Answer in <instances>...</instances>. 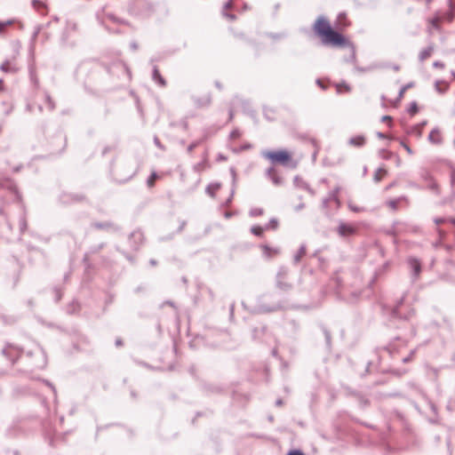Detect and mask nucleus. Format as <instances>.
Returning <instances> with one entry per match:
<instances>
[{
	"instance_id": "obj_1",
	"label": "nucleus",
	"mask_w": 455,
	"mask_h": 455,
	"mask_svg": "<svg viewBox=\"0 0 455 455\" xmlns=\"http://www.w3.org/2000/svg\"><path fill=\"white\" fill-rule=\"evenodd\" d=\"M351 25V21L345 13H339L336 20L338 31L331 28L330 21L324 17H318L313 25V30L325 45L333 47H345L349 44L348 39L339 31L345 30Z\"/></svg>"
},
{
	"instance_id": "obj_2",
	"label": "nucleus",
	"mask_w": 455,
	"mask_h": 455,
	"mask_svg": "<svg viewBox=\"0 0 455 455\" xmlns=\"http://www.w3.org/2000/svg\"><path fill=\"white\" fill-rule=\"evenodd\" d=\"M262 155L274 164H281L291 168H295L298 164L293 154L286 149L267 150L264 151Z\"/></svg>"
},
{
	"instance_id": "obj_3",
	"label": "nucleus",
	"mask_w": 455,
	"mask_h": 455,
	"mask_svg": "<svg viewBox=\"0 0 455 455\" xmlns=\"http://www.w3.org/2000/svg\"><path fill=\"white\" fill-rule=\"evenodd\" d=\"M443 22V17L441 12H435L432 16L426 20V30L428 35H433L435 32L442 30V24Z\"/></svg>"
},
{
	"instance_id": "obj_4",
	"label": "nucleus",
	"mask_w": 455,
	"mask_h": 455,
	"mask_svg": "<svg viewBox=\"0 0 455 455\" xmlns=\"http://www.w3.org/2000/svg\"><path fill=\"white\" fill-rule=\"evenodd\" d=\"M338 233L341 236H350L356 233V228L347 223H340L338 227Z\"/></svg>"
},
{
	"instance_id": "obj_5",
	"label": "nucleus",
	"mask_w": 455,
	"mask_h": 455,
	"mask_svg": "<svg viewBox=\"0 0 455 455\" xmlns=\"http://www.w3.org/2000/svg\"><path fill=\"white\" fill-rule=\"evenodd\" d=\"M260 249L262 251L263 255L267 259L274 258L280 253L279 249L271 247L267 244H262L260 246Z\"/></svg>"
},
{
	"instance_id": "obj_6",
	"label": "nucleus",
	"mask_w": 455,
	"mask_h": 455,
	"mask_svg": "<svg viewBox=\"0 0 455 455\" xmlns=\"http://www.w3.org/2000/svg\"><path fill=\"white\" fill-rule=\"evenodd\" d=\"M34 8L42 15H46L47 11V5L46 3L43 0H33L32 1Z\"/></svg>"
},
{
	"instance_id": "obj_7",
	"label": "nucleus",
	"mask_w": 455,
	"mask_h": 455,
	"mask_svg": "<svg viewBox=\"0 0 455 455\" xmlns=\"http://www.w3.org/2000/svg\"><path fill=\"white\" fill-rule=\"evenodd\" d=\"M434 46L433 45H428L425 48H423L419 52V59L420 61H424L427 59H429L433 52H434Z\"/></svg>"
},
{
	"instance_id": "obj_8",
	"label": "nucleus",
	"mask_w": 455,
	"mask_h": 455,
	"mask_svg": "<svg viewBox=\"0 0 455 455\" xmlns=\"http://www.w3.org/2000/svg\"><path fill=\"white\" fill-rule=\"evenodd\" d=\"M409 87H410V85H405V86L402 87L401 90L399 91L397 99L394 101L388 100L386 96H384L383 99L385 100H387V102H389L393 107H397L399 105L401 100L403 98L404 92H406L407 88H409Z\"/></svg>"
},
{
	"instance_id": "obj_9",
	"label": "nucleus",
	"mask_w": 455,
	"mask_h": 455,
	"mask_svg": "<svg viewBox=\"0 0 455 455\" xmlns=\"http://www.w3.org/2000/svg\"><path fill=\"white\" fill-rule=\"evenodd\" d=\"M430 142H438L442 139L441 132L438 129H433L428 134Z\"/></svg>"
},
{
	"instance_id": "obj_10",
	"label": "nucleus",
	"mask_w": 455,
	"mask_h": 455,
	"mask_svg": "<svg viewBox=\"0 0 455 455\" xmlns=\"http://www.w3.org/2000/svg\"><path fill=\"white\" fill-rule=\"evenodd\" d=\"M419 109H420V108L418 105V103L413 101L407 108V113L411 117H412L419 112Z\"/></svg>"
},
{
	"instance_id": "obj_11",
	"label": "nucleus",
	"mask_w": 455,
	"mask_h": 455,
	"mask_svg": "<svg viewBox=\"0 0 455 455\" xmlns=\"http://www.w3.org/2000/svg\"><path fill=\"white\" fill-rule=\"evenodd\" d=\"M153 77H154V80L156 82H157L160 85L164 86L166 84L164 78L162 76V75L157 68H155V69H154Z\"/></svg>"
},
{
	"instance_id": "obj_12",
	"label": "nucleus",
	"mask_w": 455,
	"mask_h": 455,
	"mask_svg": "<svg viewBox=\"0 0 455 455\" xmlns=\"http://www.w3.org/2000/svg\"><path fill=\"white\" fill-rule=\"evenodd\" d=\"M404 200L403 198L391 199L387 202V206L392 211H396L399 208L400 203Z\"/></svg>"
},
{
	"instance_id": "obj_13",
	"label": "nucleus",
	"mask_w": 455,
	"mask_h": 455,
	"mask_svg": "<svg viewBox=\"0 0 455 455\" xmlns=\"http://www.w3.org/2000/svg\"><path fill=\"white\" fill-rule=\"evenodd\" d=\"M387 174V171L384 168H379L375 172L374 180L379 182L382 180Z\"/></svg>"
},
{
	"instance_id": "obj_14",
	"label": "nucleus",
	"mask_w": 455,
	"mask_h": 455,
	"mask_svg": "<svg viewBox=\"0 0 455 455\" xmlns=\"http://www.w3.org/2000/svg\"><path fill=\"white\" fill-rule=\"evenodd\" d=\"M13 24H14V20H5V21H1L0 20V34L5 33L7 28L9 27L12 26Z\"/></svg>"
},
{
	"instance_id": "obj_15",
	"label": "nucleus",
	"mask_w": 455,
	"mask_h": 455,
	"mask_svg": "<svg viewBox=\"0 0 455 455\" xmlns=\"http://www.w3.org/2000/svg\"><path fill=\"white\" fill-rule=\"evenodd\" d=\"M220 184H211L207 187V193L214 197L215 196V193L220 189Z\"/></svg>"
},
{
	"instance_id": "obj_16",
	"label": "nucleus",
	"mask_w": 455,
	"mask_h": 455,
	"mask_svg": "<svg viewBox=\"0 0 455 455\" xmlns=\"http://www.w3.org/2000/svg\"><path fill=\"white\" fill-rule=\"evenodd\" d=\"M264 228L260 227V226H254L251 228V231L253 235H257V236H262L263 235V232H264Z\"/></svg>"
},
{
	"instance_id": "obj_17",
	"label": "nucleus",
	"mask_w": 455,
	"mask_h": 455,
	"mask_svg": "<svg viewBox=\"0 0 455 455\" xmlns=\"http://www.w3.org/2000/svg\"><path fill=\"white\" fill-rule=\"evenodd\" d=\"M442 16L443 17V21L451 22L454 19V14L451 11L442 12Z\"/></svg>"
},
{
	"instance_id": "obj_18",
	"label": "nucleus",
	"mask_w": 455,
	"mask_h": 455,
	"mask_svg": "<svg viewBox=\"0 0 455 455\" xmlns=\"http://www.w3.org/2000/svg\"><path fill=\"white\" fill-rule=\"evenodd\" d=\"M435 88L438 92H443L447 90L448 84L445 82H436Z\"/></svg>"
},
{
	"instance_id": "obj_19",
	"label": "nucleus",
	"mask_w": 455,
	"mask_h": 455,
	"mask_svg": "<svg viewBox=\"0 0 455 455\" xmlns=\"http://www.w3.org/2000/svg\"><path fill=\"white\" fill-rule=\"evenodd\" d=\"M411 265L413 267L416 275H419L420 272V263L417 259H411Z\"/></svg>"
},
{
	"instance_id": "obj_20",
	"label": "nucleus",
	"mask_w": 455,
	"mask_h": 455,
	"mask_svg": "<svg viewBox=\"0 0 455 455\" xmlns=\"http://www.w3.org/2000/svg\"><path fill=\"white\" fill-rule=\"evenodd\" d=\"M156 179H157V175H156V173H152V174L150 175V177L148 179V181H147L148 186L149 188L154 187V186H155V183H156Z\"/></svg>"
},
{
	"instance_id": "obj_21",
	"label": "nucleus",
	"mask_w": 455,
	"mask_h": 455,
	"mask_svg": "<svg viewBox=\"0 0 455 455\" xmlns=\"http://www.w3.org/2000/svg\"><path fill=\"white\" fill-rule=\"evenodd\" d=\"M263 213L264 211L261 208H254L251 211V215L253 217L261 216Z\"/></svg>"
},
{
	"instance_id": "obj_22",
	"label": "nucleus",
	"mask_w": 455,
	"mask_h": 455,
	"mask_svg": "<svg viewBox=\"0 0 455 455\" xmlns=\"http://www.w3.org/2000/svg\"><path fill=\"white\" fill-rule=\"evenodd\" d=\"M230 139L233 140L241 139V132L238 130H235L230 133Z\"/></svg>"
},
{
	"instance_id": "obj_23",
	"label": "nucleus",
	"mask_w": 455,
	"mask_h": 455,
	"mask_svg": "<svg viewBox=\"0 0 455 455\" xmlns=\"http://www.w3.org/2000/svg\"><path fill=\"white\" fill-rule=\"evenodd\" d=\"M278 226V221L276 220H271L268 225L266 227V229L273 228L275 229Z\"/></svg>"
},
{
	"instance_id": "obj_24",
	"label": "nucleus",
	"mask_w": 455,
	"mask_h": 455,
	"mask_svg": "<svg viewBox=\"0 0 455 455\" xmlns=\"http://www.w3.org/2000/svg\"><path fill=\"white\" fill-rule=\"evenodd\" d=\"M287 455H304V453L299 450H292L290 451Z\"/></svg>"
},
{
	"instance_id": "obj_25",
	"label": "nucleus",
	"mask_w": 455,
	"mask_h": 455,
	"mask_svg": "<svg viewBox=\"0 0 455 455\" xmlns=\"http://www.w3.org/2000/svg\"><path fill=\"white\" fill-rule=\"evenodd\" d=\"M451 184L454 185L455 184V170H452L451 171Z\"/></svg>"
},
{
	"instance_id": "obj_26",
	"label": "nucleus",
	"mask_w": 455,
	"mask_h": 455,
	"mask_svg": "<svg viewBox=\"0 0 455 455\" xmlns=\"http://www.w3.org/2000/svg\"><path fill=\"white\" fill-rule=\"evenodd\" d=\"M431 188L435 190L436 193H439V186L436 183H433L431 185Z\"/></svg>"
},
{
	"instance_id": "obj_27",
	"label": "nucleus",
	"mask_w": 455,
	"mask_h": 455,
	"mask_svg": "<svg viewBox=\"0 0 455 455\" xmlns=\"http://www.w3.org/2000/svg\"><path fill=\"white\" fill-rule=\"evenodd\" d=\"M435 224L440 225V224L446 222V220L445 219H435Z\"/></svg>"
},
{
	"instance_id": "obj_28",
	"label": "nucleus",
	"mask_w": 455,
	"mask_h": 455,
	"mask_svg": "<svg viewBox=\"0 0 455 455\" xmlns=\"http://www.w3.org/2000/svg\"><path fill=\"white\" fill-rule=\"evenodd\" d=\"M364 140V138H356V139H354L351 140V142H355V143H357V142H363Z\"/></svg>"
},
{
	"instance_id": "obj_29",
	"label": "nucleus",
	"mask_w": 455,
	"mask_h": 455,
	"mask_svg": "<svg viewBox=\"0 0 455 455\" xmlns=\"http://www.w3.org/2000/svg\"><path fill=\"white\" fill-rule=\"evenodd\" d=\"M403 148H404L408 153H411V148H410V147H409V144H407V143L403 144Z\"/></svg>"
},
{
	"instance_id": "obj_30",
	"label": "nucleus",
	"mask_w": 455,
	"mask_h": 455,
	"mask_svg": "<svg viewBox=\"0 0 455 455\" xmlns=\"http://www.w3.org/2000/svg\"><path fill=\"white\" fill-rule=\"evenodd\" d=\"M423 1H424V3H425V5H426L427 8H429V6H430V4H431L432 0H423Z\"/></svg>"
},
{
	"instance_id": "obj_31",
	"label": "nucleus",
	"mask_w": 455,
	"mask_h": 455,
	"mask_svg": "<svg viewBox=\"0 0 455 455\" xmlns=\"http://www.w3.org/2000/svg\"><path fill=\"white\" fill-rule=\"evenodd\" d=\"M434 65H435V67L440 68H443L444 67V65H443V63H439V62H435Z\"/></svg>"
},
{
	"instance_id": "obj_32",
	"label": "nucleus",
	"mask_w": 455,
	"mask_h": 455,
	"mask_svg": "<svg viewBox=\"0 0 455 455\" xmlns=\"http://www.w3.org/2000/svg\"><path fill=\"white\" fill-rule=\"evenodd\" d=\"M393 68H394L395 71H398V70H400V66H399V65H395V66L393 67Z\"/></svg>"
},
{
	"instance_id": "obj_33",
	"label": "nucleus",
	"mask_w": 455,
	"mask_h": 455,
	"mask_svg": "<svg viewBox=\"0 0 455 455\" xmlns=\"http://www.w3.org/2000/svg\"><path fill=\"white\" fill-rule=\"evenodd\" d=\"M230 216H231V213H230V212H226V213H225V217H226V218H229Z\"/></svg>"
},
{
	"instance_id": "obj_34",
	"label": "nucleus",
	"mask_w": 455,
	"mask_h": 455,
	"mask_svg": "<svg viewBox=\"0 0 455 455\" xmlns=\"http://www.w3.org/2000/svg\"><path fill=\"white\" fill-rule=\"evenodd\" d=\"M450 221L455 225V219H451Z\"/></svg>"
},
{
	"instance_id": "obj_35",
	"label": "nucleus",
	"mask_w": 455,
	"mask_h": 455,
	"mask_svg": "<svg viewBox=\"0 0 455 455\" xmlns=\"http://www.w3.org/2000/svg\"><path fill=\"white\" fill-rule=\"evenodd\" d=\"M384 119H385V121H387V120H390V117L389 116H385Z\"/></svg>"
},
{
	"instance_id": "obj_36",
	"label": "nucleus",
	"mask_w": 455,
	"mask_h": 455,
	"mask_svg": "<svg viewBox=\"0 0 455 455\" xmlns=\"http://www.w3.org/2000/svg\"><path fill=\"white\" fill-rule=\"evenodd\" d=\"M384 119H385V121H387V120H390V117L389 116H385Z\"/></svg>"
}]
</instances>
